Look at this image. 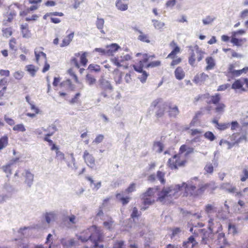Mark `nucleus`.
<instances>
[{"label": "nucleus", "mask_w": 248, "mask_h": 248, "mask_svg": "<svg viewBox=\"0 0 248 248\" xmlns=\"http://www.w3.org/2000/svg\"><path fill=\"white\" fill-rule=\"evenodd\" d=\"M27 70L30 73L31 76H35L36 72V70L35 69V66L33 65H29L26 66Z\"/></svg>", "instance_id": "obj_42"}, {"label": "nucleus", "mask_w": 248, "mask_h": 248, "mask_svg": "<svg viewBox=\"0 0 248 248\" xmlns=\"http://www.w3.org/2000/svg\"><path fill=\"white\" fill-rule=\"evenodd\" d=\"M123 73L116 68L113 71V74L114 75V79L117 84H120L122 83V76Z\"/></svg>", "instance_id": "obj_15"}, {"label": "nucleus", "mask_w": 248, "mask_h": 248, "mask_svg": "<svg viewBox=\"0 0 248 248\" xmlns=\"http://www.w3.org/2000/svg\"><path fill=\"white\" fill-rule=\"evenodd\" d=\"M208 186V184L202 183L195 177L191 179L187 184L183 183L182 185H176L164 187L158 193L157 200L163 204L169 203L180 195V191L183 187L187 195L194 197H198L202 195Z\"/></svg>", "instance_id": "obj_1"}, {"label": "nucleus", "mask_w": 248, "mask_h": 248, "mask_svg": "<svg viewBox=\"0 0 248 248\" xmlns=\"http://www.w3.org/2000/svg\"><path fill=\"white\" fill-rule=\"evenodd\" d=\"M179 154L175 155L173 158H170L168 160V165L171 169H176L178 167L183 166L185 163V160H180Z\"/></svg>", "instance_id": "obj_5"}, {"label": "nucleus", "mask_w": 248, "mask_h": 248, "mask_svg": "<svg viewBox=\"0 0 248 248\" xmlns=\"http://www.w3.org/2000/svg\"><path fill=\"white\" fill-rule=\"evenodd\" d=\"M164 102H162V99L160 98H157L154 101H153L151 104V107H153L154 108L157 107L158 108V106L162 103H163Z\"/></svg>", "instance_id": "obj_50"}, {"label": "nucleus", "mask_w": 248, "mask_h": 248, "mask_svg": "<svg viewBox=\"0 0 248 248\" xmlns=\"http://www.w3.org/2000/svg\"><path fill=\"white\" fill-rule=\"evenodd\" d=\"M100 87L103 90L105 91H108L109 93L113 91V86L110 84V82L104 78L103 77H101L98 80Z\"/></svg>", "instance_id": "obj_7"}, {"label": "nucleus", "mask_w": 248, "mask_h": 248, "mask_svg": "<svg viewBox=\"0 0 248 248\" xmlns=\"http://www.w3.org/2000/svg\"><path fill=\"white\" fill-rule=\"evenodd\" d=\"M13 130L15 131L24 132L26 129L23 124H18L14 126Z\"/></svg>", "instance_id": "obj_53"}, {"label": "nucleus", "mask_w": 248, "mask_h": 248, "mask_svg": "<svg viewBox=\"0 0 248 248\" xmlns=\"http://www.w3.org/2000/svg\"><path fill=\"white\" fill-rule=\"evenodd\" d=\"M204 170L208 173H212L213 171V167L211 164H207L205 167Z\"/></svg>", "instance_id": "obj_63"}, {"label": "nucleus", "mask_w": 248, "mask_h": 248, "mask_svg": "<svg viewBox=\"0 0 248 248\" xmlns=\"http://www.w3.org/2000/svg\"><path fill=\"white\" fill-rule=\"evenodd\" d=\"M56 157L60 161H62V160L65 161L68 167L73 169L74 168L75 170L77 169V167L76 166V159L73 153L68 154V155L65 157L63 153L60 151H57Z\"/></svg>", "instance_id": "obj_4"}, {"label": "nucleus", "mask_w": 248, "mask_h": 248, "mask_svg": "<svg viewBox=\"0 0 248 248\" xmlns=\"http://www.w3.org/2000/svg\"><path fill=\"white\" fill-rule=\"evenodd\" d=\"M104 138V137L103 135H102V134L98 135L95 138L94 140L93 141V143L98 144L103 141Z\"/></svg>", "instance_id": "obj_58"}, {"label": "nucleus", "mask_w": 248, "mask_h": 248, "mask_svg": "<svg viewBox=\"0 0 248 248\" xmlns=\"http://www.w3.org/2000/svg\"><path fill=\"white\" fill-rule=\"evenodd\" d=\"M129 0H117L115 5L116 8L122 11H125L128 9Z\"/></svg>", "instance_id": "obj_12"}, {"label": "nucleus", "mask_w": 248, "mask_h": 248, "mask_svg": "<svg viewBox=\"0 0 248 248\" xmlns=\"http://www.w3.org/2000/svg\"><path fill=\"white\" fill-rule=\"evenodd\" d=\"M163 145L160 141L155 142L154 144L153 149L154 150L158 153H161L163 151Z\"/></svg>", "instance_id": "obj_29"}, {"label": "nucleus", "mask_w": 248, "mask_h": 248, "mask_svg": "<svg viewBox=\"0 0 248 248\" xmlns=\"http://www.w3.org/2000/svg\"><path fill=\"white\" fill-rule=\"evenodd\" d=\"M87 62L88 61L86 59V53L84 52L80 56V62L83 65L85 66L86 65Z\"/></svg>", "instance_id": "obj_60"}, {"label": "nucleus", "mask_w": 248, "mask_h": 248, "mask_svg": "<svg viewBox=\"0 0 248 248\" xmlns=\"http://www.w3.org/2000/svg\"><path fill=\"white\" fill-rule=\"evenodd\" d=\"M211 100L207 102L208 104L213 103L217 105L219 103L220 100V96L219 93H216L215 95H212L211 97Z\"/></svg>", "instance_id": "obj_26"}, {"label": "nucleus", "mask_w": 248, "mask_h": 248, "mask_svg": "<svg viewBox=\"0 0 248 248\" xmlns=\"http://www.w3.org/2000/svg\"><path fill=\"white\" fill-rule=\"evenodd\" d=\"M13 76L16 79L20 80L23 78L24 72L21 71H17L14 73Z\"/></svg>", "instance_id": "obj_55"}, {"label": "nucleus", "mask_w": 248, "mask_h": 248, "mask_svg": "<svg viewBox=\"0 0 248 248\" xmlns=\"http://www.w3.org/2000/svg\"><path fill=\"white\" fill-rule=\"evenodd\" d=\"M206 62L207 65L206 67L207 70L212 69L215 65V62L212 57H207L206 59Z\"/></svg>", "instance_id": "obj_24"}, {"label": "nucleus", "mask_w": 248, "mask_h": 248, "mask_svg": "<svg viewBox=\"0 0 248 248\" xmlns=\"http://www.w3.org/2000/svg\"><path fill=\"white\" fill-rule=\"evenodd\" d=\"M205 138L208 139L210 141H213L216 139V137L213 132L211 131L206 132L204 134Z\"/></svg>", "instance_id": "obj_40"}, {"label": "nucleus", "mask_w": 248, "mask_h": 248, "mask_svg": "<svg viewBox=\"0 0 248 248\" xmlns=\"http://www.w3.org/2000/svg\"><path fill=\"white\" fill-rule=\"evenodd\" d=\"M141 74V75L139 76L138 78L142 83H144L145 82L149 74L145 71L142 72Z\"/></svg>", "instance_id": "obj_51"}, {"label": "nucleus", "mask_w": 248, "mask_h": 248, "mask_svg": "<svg viewBox=\"0 0 248 248\" xmlns=\"http://www.w3.org/2000/svg\"><path fill=\"white\" fill-rule=\"evenodd\" d=\"M215 19V17L209 16L202 19V22L204 25H208L211 23Z\"/></svg>", "instance_id": "obj_46"}, {"label": "nucleus", "mask_w": 248, "mask_h": 248, "mask_svg": "<svg viewBox=\"0 0 248 248\" xmlns=\"http://www.w3.org/2000/svg\"><path fill=\"white\" fill-rule=\"evenodd\" d=\"M74 32H72L65 37L62 41V43L60 45L61 47L67 46L73 39Z\"/></svg>", "instance_id": "obj_19"}, {"label": "nucleus", "mask_w": 248, "mask_h": 248, "mask_svg": "<svg viewBox=\"0 0 248 248\" xmlns=\"http://www.w3.org/2000/svg\"><path fill=\"white\" fill-rule=\"evenodd\" d=\"M21 29L22 30L23 37L29 38L31 37V32L28 29L25 27L23 25H21Z\"/></svg>", "instance_id": "obj_35"}, {"label": "nucleus", "mask_w": 248, "mask_h": 248, "mask_svg": "<svg viewBox=\"0 0 248 248\" xmlns=\"http://www.w3.org/2000/svg\"><path fill=\"white\" fill-rule=\"evenodd\" d=\"M161 64V62L160 61H154V62H151L150 63H149L147 65V67H157V66H158L160 65Z\"/></svg>", "instance_id": "obj_57"}, {"label": "nucleus", "mask_w": 248, "mask_h": 248, "mask_svg": "<svg viewBox=\"0 0 248 248\" xmlns=\"http://www.w3.org/2000/svg\"><path fill=\"white\" fill-rule=\"evenodd\" d=\"M155 190L153 188L150 187L147 190L141 195V197H150L154 194Z\"/></svg>", "instance_id": "obj_32"}, {"label": "nucleus", "mask_w": 248, "mask_h": 248, "mask_svg": "<svg viewBox=\"0 0 248 248\" xmlns=\"http://www.w3.org/2000/svg\"><path fill=\"white\" fill-rule=\"evenodd\" d=\"M4 189L9 193H12L15 190L14 187L9 184H5L4 186Z\"/></svg>", "instance_id": "obj_43"}, {"label": "nucleus", "mask_w": 248, "mask_h": 248, "mask_svg": "<svg viewBox=\"0 0 248 248\" xmlns=\"http://www.w3.org/2000/svg\"><path fill=\"white\" fill-rule=\"evenodd\" d=\"M221 187L229 193H235L236 189L235 186H232L229 183L223 184L221 186Z\"/></svg>", "instance_id": "obj_25"}, {"label": "nucleus", "mask_w": 248, "mask_h": 248, "mask_svg": "<svg viewBox=\"0 0 248 248\" xmlns=\"http://www.w3.org/2000/svg\"><path fill=\"white\" fill-rule=\"evenodd\" d=\"M45 217L46 221L48 224L52 221H55L56 218V214L54 212L46 213Z\"/></svg>", "instance_id": "obj_23"}, {"label": "nucleus", "mask_w": 248, "mask_h": 248, "mask_svg": "<svg viewBox=\"0 0 248 248\" xmlns=\"http://www.w3.org/2000/svg\"><path fill=\"white\" fill-rule=\"evenodd\" d=\"M102 231L100 228L93 225L84 231L78 236V239L83 242L90 240L93 243L90 248H104L103 245L99 244L104 239Z\"/></svg>", "instance_id": "obj_2"}, {"label": "nucleus", "mask_w": 248, "mask_h": 248, "mask_svg": "<svg viewBox=\"0 0 248 248\" xmlns=\"http://www.w3.org/2000/svg\"><path fill=\"white\" fill-rule=\"evenodd\" d=\"M64 221L69 225L72 226L78 223V219L74 215L71 214L65 217Z\"/></svg>", "instance_id": "obj_16"}, {"label": "nucleus", "mask_w": 248, "mask_h": 248, "mask_svg": "<svg viewBox=\"0 0 248 248\" xmlns=\"http://www.w3.org/2000/svg\"><path fill=\"white\" fill-rule=\"evenodd\" d=\"M180 47L178 46H176L172 51L168 55V58H172L178 53L180 52Z\"/></svg>", "instance_id": "obj_47"}, {"label": "nucleus", "mask_w": 248, "mask_h": 248, "mask_svg": "<svg viewBox=\"0 0 248 248\" xmlns=\"http://www.w3.org/2000/svg\"><path fill=\"white\" fill-rule=\"evenodd\" d=\"M140 215V212L138 211L137 208L136 207H134L132 210V212L131 214V217L134 219L135 218H137L139 217Z\"/></svg>", "instance_id": "obj_54"}, {"label": "nucleus", "mask_w": 248, "mask_h": 248, "mask_svg": "<svg viewBox=\"0 0 248 248\" xmlns=\"http://www.w3.org/2000/svg\"><path fill=\"white\" fill-rule=\"evenodd\" d=\"M166 106H167V104L165 102L158 106L157 110L155 112V115L157 117L160 118L163 116Z\"/></svg>", "instance_id": "obj_17"}, {"label": "nucleus", "mask_w": 248, "mask_h": 248, "mask_svg": "<svg viewBox=\"0 0 248 248\" xmlns=\"http://www.w3.org/2000/svg\"><path fill=\"white\" fill-rule=\"evenodd\" d=\"M119 48H120V46L115 43L111 44L110 45L107 46H106L107 55H113L114 53L116 52Z\"/></svg>", "instance_id": "obj_13"}, {"label": "nucleus", "mask_w": 248, "mask_h": 248, "mask_svg": "<svg viewBox=\"0 0 248 248\" xmlns=\"http://www.w3.org/2000/svg\"><path fill=\"white\" fill-rule=\"evenodd\" d=\"M230 125V123H219L217 126H216V127L220 130H224L227 128H229Z\"/></svg>", "instance_id": "obj_49"}, {"label": "nucleus", "mask_w": 248, "mask_h": 248, "mask_svg": "<svg viewBox=\"0 0 248 248\" xmlns=\"http://www.w3.org/2000/svg\"><path fill=\"white\" fill-rule=\"evenodd\" d=\"M83 158L87 165L91 169H93L95 167V159L93 155L90 154L89 152L85 150L84 152Z\"/></svg>", "instance_id": "obj_6"}, {"label": "nucleus", "mask_w": 248, "mask_h": 248, "mask_svg": "<svg viewBox=\"0 0 248 248\" xmlns=\"http://www.w3.org/2000/svg\"><path fill=\"white\" fill-rule=\"evenodd\" d=\"M138 39L142 42H146L147 43H149L150 42L148 39V35L145 34H140L138 37Z\"/></svg>", "instance_id": "obj_52"}, {"label": "nucleus", "mask_w": 248, "mask_h": 248, "mask_svg": "<svg viewBox=\"0 0 248 248\" xmlns=\"http://www.w3.org/2000/svg\"><path fill=\"white\" fill-rule=\"evenodd\" d=\"M52 129H53L52 132L47 133V134L46 135V136L44 139V140L45 141L48 142L49 145H51V144H53V142L51 140L49 139L48 137L52 136L54 134V133L57 130V128L56 126H52Z\"/></svg>", "instance_id": "obj_22"}, {"label": "nucleus", "mask_w": 248, "mask_h": 248, "mask_svg": "<svg viewBox=\"0 0 248 248\" xmlns=\"http://www.w3.org/2000/svg\"><path fill=\"white\" fill-rule=\"evenodd\" d=\"M225 107L226 106L224 104L222 103H218L215 108V111L217 113H222L224 112Z\"/></svg>", "instance_id": "obj_37"}, {"label": "nucleus", "mask_w": 248, "mask_h": 248, "mask_svg": "<svg viewBox=\"0 0 248 248\" xmlns=\"http://www.w3.org/2000/svg\"><path fill=\"white\" fill-rule=\"evenodd\" d=\"M244 85V82L241 79H237L232 85V88L233 89H241Z\"/></svg>", "instance_id": "obj_28"}, {"label": "nucleus", "mask_w": 248, "mask_h": 248, "mask_svg": "<svg viewBox=\"0 0 248 248\" xmlns=\"http://www.w3.org/2000/svg\"><path fill=\"white\" fill-rule=\"evenodd\" d=\"M152 21L153 23V25L155 28L157 30L161 29L165 26V23L163 22L155 19H153Z\"/></svg>", "instance_id": "obj_31"}, {"label": "nucleus", "mask_w": 248, "mask_h": 248, "mask_svg": "<svg viewBox=\"0 0 248 248\" xmlns=\"http://www.w3.org/2000/svg\"><path fill=\"white\" fill-rule=\"evenodd\" d=\"M8 144V137L4 136L0 139V150L5 148Z\"/></svg>", "instance_id": "obj_34"}, {"label": "nucleus", "mask_w": 248, "mask_h": 248, "mask_svg": "<svg viewBox=\"0 0 248 248\" xmlns=\"http://www.w3.org/2000/svg\"><path fill=\"white\" fill-rule=\"evenodd\" d=\"M22 176L25 177V183L29 187H31L33 183L34 175L30 171V170L25 169L24 172L22 174Z\"/></svg>", "instance_id": "obj_8"}, {"label": "nucleus", "mask_w": 248, "mask_h": 248, "mask_svg": "<svg viewBox=\"0 0 248 248\" xmlns=\"http://www.w3.org/2000/svg\"><path fill=\"white\" fill-rule=\"evenodd\" d=\"M88 70L91 72H99L100 71V67L99 65L91 64L89 65Z\"/></svg>", "instance_id": "obj_44"}, {"label": "nucleus", "mask_w": 248, "mask_h": 248, "mask_svg": "<svg viewBox=\"0 0 248 248\" xmlns=\"http://www.w3.org/2000/svg\"><path fill=\"white\" fill-rule=\"evenodd\" d=\"M15 44H16L15 39H12L10 40V43H9V47L11 49L14 50V51L16 50V48L15 46Z\"/></svg>", "instance_id": "obj_62"}, {"label": "nucleus", "mask_w": 248, "mask_h": 248, "mask_svg": "<svg viewBox=\"0 0 248 248\" xmlns=\"http://www.w3.org/2000/svg\"><path fill=\"white\" fill-rule=\"evenodd\" d=\"M208 76L204 73L196 75L194 78L193 81L198 84L201 85L208 78Z\"/></svg>", "instance_id": "obj_11"}, {"label": "nucleus", "mask_w": 248, "mask_h": 248, "mask_svg": "<svg viewBox=\"0 0 248 248\" xmlns=\"http://www.w3.org/2000/svg\"><path fill=\"white\" fill-rule=\"evenodd\" d=\"M216 208L211 204H208L205 206L204 210L206 214L209 217L210 215L214 213Z\"/></svg>", "instance_id": "obj_27"}, {"label": "nucleus", "mask_w": 248, "mask_h": 248, "mask_svg": "<svg viewBox=\"0 0 248 248\" xmlns=\"http://www.w3.org/2000/svg\"><path fill=\"white\" fill-rule=\"evenodd\" d=\"M124 243V241H123L117 242L114 244L113 248H123Z\"/></svg>", "instance_id": "obj_64"}, {"label": "nucleus", "mask_w": 248, "mask_h": 248, "mask_svg": "<svg viewBox=\"0 0 248 248\" xmlns=\"http://www.w3.org/2000/svg\"><path fill=\"white\" fill-rule=\"evenodd\" d=\"M228 231L230 233L235 235L238 233L237 228L234 224L229 223L228 225Z\"/></svg>", "instance_id": "obj_36"}, {"label": "nucleus", "mask_w": 248, "mask_h": 248, "mask_svg": "<svg viewBox=\"0 0 248 248\" xmlns=\"http://www.w3.org/2000/svg\"><path fill=\"white\" fill-rule=\"evenodd\" d=\"M116 197L117 199L120 200L122 202L123 204L124 205L126 204L129 202V198L127 197H124L121 193L117 194Z\"/></svg>", "instance_id": "obj_33"}, {"label": "nucleus", "mask_w": 248, "mask_h": 248, "mask_svg": "<svg viewBox=\"0 0 248 248\" xmlns=\"http://www.w3.org/2000/svg\"><path fill=\"white\" fill-rule=\"evenodd\" d=\"M75 240L74 239L62 238L61 240V243L64 248H71L75 246Z\"/></svg>", "instance_id": "obj_14"}, {"label": "nucleus", "mask_w": 248, "mask_h": 248, "mask_svg": "<svg viewBox=\"0 0 248 248\" xmlns=\"http://www.w3.org/2000/svg\"><path fill=\"white\" fill-rule=\"evenodd\" d=\"M174 74L175 78L178 80H181L185 77V72L181 67H178L175 69Z\"/></svg>", "instance_id": "obj_21"}, {"label": "nucleus", "mask_w": 248, "mask_h": 248, "mask_svg": "<svg viewBox=\"0 0 248 248\" xmlns=\"http://www.w3.org/2000/svg\"><path fill=\"white\" fill-rule=\"evenodd\" d=\"M141 198L142 200V203L145 206L150 205L154 202V200L150 197H141Z\"/></svg>", "instance_id": "obj_39"}, {"label": "nucleus", "mask_w": 248, "mask_h": 248, "mask_svg": "<svg viewBox=\"0 0 248 248\" xmlns=\"http://www.w3.org/2000/svg\"><path fill=\"white\" fill-rule=\"evenodd\" d=\"M110 61L118 67H121L122 64H121L120 59H119L118 57L112 58L110 59Z\"/></svg>", "instance_id": "obj_56"}, {"label": "nucleus", "mask_w": 248, "mask_h": 248, "mask_svg": "<svg viewBox=\"0 0 248 248\" xmlns=\"http://www.w3.org/2000/svg\"><path fill=\"white\" fill-rule=\"evenodd\" d=\"M169 115L170 117H176L179 113V110L177 106H169Z\"/></svg>", "instance_id": "obj_18"}, {"label": "nucleus", "mask_w": 248, "mask_h": 248, "mask_svg": "<svg viewBox=\"0 0 248 248\" xmlns=\"http://www.w3.org/2000/svg\"><path fill=\"white\" fill-rule=\"evenodd\" d=\"M86 80L88 85L90 86L93 85L96 82V79L93 76L90 74H87L86 76Z\"/></svg>", "instance_id": "obj_30"}, {"label": "nucleus", "mask_w": 248, "mask_h": 248, "mask_svg": "<svg viewBox=\"0 0 248 248\" xmlns=\"http://www.w3.org/2000/svg\"><path fill=\"white\" fill-rule=\"evenodd\" d=\"M198 245V242L195 239L193 235L188 237L187 240L184 241L183 243V247L184 248H194Z\"/></svg>", "instance_id": "obj_10"}, {"label": "nucleus", "mask_w": 248, "mask_h": 248, "mask_svg": "<svg viewBox=\"0 0 248 248\" xmlns=\"http://www.w3.org/2000/svg\"><path fill=\"white\" fill-rule=\"evenodd\" d=\"M201 231L202 234V243L206 244L208 239L213 236V230L210 226L207 229H201Z\"/></svg>", "instance_id": "obj_9"}, {"label": "nucleus", "mask_w": 248, "mask_h": 248, "mask_svg": "<svg viewBox=\"0 0 248 248\" xmlns=\"http://www.w3.org/2000/svg\"><path fill=\"white\" fill-rule=\"evenodd\" d=\"M165 173L161 171H157L156 177L162 184H165V180L164 179Z\"/></svg>", "instance_id": "obj_45"}, {"label": "nucleus", "mask_w": 248, "mask_h": 248, "mask_svg": "<svg viewBox=\"0 0 248 248\" xmlns=\"http://www.w3.org/2000/svg\"><path fill=\"white\" fill-rule=\"evenodd\" d=\"M2 31L4 35L6 37L10 36L12 34V31L11 28H6L5 29H3Z\"/></svg>", "instance_id": "obj_59"}, {"label": "nucleus", "mask_w": 248, "mask_h": 248, "mask_svg": "<svg viewBox=\"0 0 248 248\" xmlns=\"http://www.w3.org/2000/svg\"><path fill=\"white\" fill-rule=\"evenodd\" d=\"M189 57L188 58V63L192 66L195 67L196 64V56H197V61L200 62L203 58L205 52L200 48L198 45L189 46Z\"/></svg>", "instance_id": "obj_3"}, {"label": "nucleus", "mask_w": 248, "mask_h": 248, "mask_svg": "<svg viewBox=\"0 0 248 248\" xmlns=\"http://www.w3.org/2000/svg\"><path fill=\"white\" fill-rule=\"evenodd\" d=\"M113 224V221L110 218L108 220L105 221L103 222V225L105 228L108 230L111 229Z\"/></svg>", "instance_id": "obj_48"}, {"label": "nucleus", "mask_w": 248, "mask_h": 248, "mask_svg": "<svg viewBox=\"0 0 248 248\" xmlns=\"http://www.w3.org/2000/svg\"><path fill=\"white\" fill-rule=\"evenodd\" d=\"M136 184L135 183L131 184L129 187L125 190L127 193H131L135 190Z\"/></svg>", "instance_id": "obj_61"}, {"label": "nucleus", "mask_w": 248, "mask_h": 248, "mask_svg": "<svg viewBox=\"0 0 248 248\" xmlns=\"http://www.w3.org/2000/svg\"><path fill=\"white\" fill-rule=\"evenodd\" d=\"M11 165L9 163L7 165L3 166L1 167V169L2 170L6 173H7V177H8L9 175H11L12 174V170L11 169Z\"/></svg>", "instance_id": "obj_38"}, {"label": "nucleus", "mask_w": 248, "mask_h": 248, "mask_svg": "<svg viewBox=\"0 0 248 248\" xmlns=\"http://www.w3.org/2000/svg\"><path fill=\"white\" fill-rule=\"evenodd\" d=\"M231 42L233 45L239 46H241L242 45L241 43L242 42V39H238V38H236V36H232Z\"/></svg>", "instance_id": "obj_41"}, {"label": "nucleus", "mask_w": 248, "mask_h": 248, "mask_svg": "<svg viewBox=\"0 0 248 248\" xmlns=\"http://www.w3.org/2000/svg\"><path fill=\"white\" fill-rule=\"evenodd\" d=\"M104 23L105 21L103 18H99L98 17L97 18L96 21L95 22V25L96 28L99 30L100 32L103 34L105 33L104 31L103 30Z\"/></svg>", "instance_id": "obj_20"}]
</instances>
